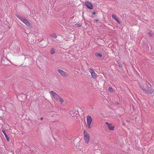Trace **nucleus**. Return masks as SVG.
I'll list each match as a JSON object with an SVG mask.
<instances>
[{
	"instance_id": "9d476101",
	"label": "nucleus",
	"mask_w": 154,
	"mask_h": 154,
	"mask_svg": "<svg viewBox=\"0 0 154 154\" xmlns=\"http://www.w3.org/2000/svg\"><path fill=\"white\" fill-rule=\"evenodd\" d=\"M85 5L88 8L91 9L93 8V6L90 2L88 1L86 2H85Z\"/></svg>"
},
{
	"instance_id": "4468645a",
	"label": "nucleus",
	"mask_w": 154,
	"mask_h": 154,
	"mask_svg": "<svg viewBox=\"0 0 154 154\" xmlns=\"http://www.w3.org/2000/svg\"><path fill=\"white\" fill-rule=\"evenodd\" d=\"M108 90L109 91L111 92H113V89L111 87H109L108 88Z\"/></svg>"
},
{
	"instance_id": "f03ea898",
	"label": "nucleus",
	"mask_w": 154,
	"mask_h": 154,
	"mask_svg": "<svg viewBox=\"0 0 154 154\" xmlns=\"http://www.w3.org/2000/svg\"><path fill=\"white\" fill-rule=\"evenodd\" d=\"M83 140L85 143L88 144L91 140V137L89 134L85 130H84Z\"/></svg>"
},
{
	"instance_id": "1a4fd4ad",
	"label": "nucleus",
	"mask_w": 154,
	"mask_h": 154,
	"mask_svg": "<svg viewBox=\"0 0 154 154\" xmlns=\"http://www.w3.org/2000/svg\"><path fill=\"white\" fill-rule=\"evenodd\" d=\"M78 113L79 112L78 111L75 110H72L70 112V114L73 117L76 116Z\"/></svg>"
},
{
	"instance_id": "4be33fe9",
	"label": "nucleus",
	"mask_w": 154,
	"mask_h": 154,
	"mask_svg": "<svg viewBox=\"0 0 154 154\" xmlns=\"http://www.w3.org/2000/svg\"><path fill=\"white\" fill-rule=\"evenodd\" d=\"M119 66L120 67H122V65H119Z\"/></svg>"
},
{
	"instance_id": "20e7f679",
	"label": "nucleus",
	"mask_w": 154,
	"mask_h": 154,
	"mask_svg": "<svg viewBox=\"0 0 154 154\" xmlns=\"http://www.w3.org/2000/svg\"><path fill=\"white\" fill-rule=\"evenodd\" d=\"M146 86H147V88L145 91V93L149 94H153L154 92V90L151 88V85L149 83H148L146 84Z\"/></svg>"
},
{
	"instance_id": "412c9836",
	"label": "nucleus",
	"mask_w": 154,
	"mask_h": 154,
	"mask_svg": "<svg viewBox=\"0 0 154 154\" xmlns=\"http://www.w3.org/2000/svg\"><path fill=\"white\" fill-rule=\"evenodd\" d=\"M95 14H96V13H95V12H94L93 13V15H95Z\"/></svg>"
},
{
	"instance_id": "423d86ee",
	"label": "nucleus",
	"mask_w": 154,
	"mask_h": 154,
	"mask_svg": "<svg viewBox=\"0 0 154 154\" xmlns=\"http://www.w3.org/2000/svg\"><path fill=\"white\" fill-rule=\"evenodd\" d=\"M88 70L91 74V77L94 79H96L97 76V74L91 68H89Z\"/></svg>"
},
{
	"instance_id": "b1692460",
	"label": "nucleus",
	"mask_w": 154,
	"mask_h": 154,
	"mask_svg": "<svg viewBox=\"0 0 154 154\" xmlns=\"http://www.w3.org/2000/svg\"><path fill=\"white\" fill-rule=\"evenodd\" d=\"M81 25H80V26H79V27H81Z\"/></svg>"
},
{
	"instance_id": "7ed1b4c3",
	"label": "nucleus",
	"mask_w": 154,
	"mask_h": 154,
	"mask_svg": "<svg viewBox=\"0 0 154 154\" xmlns=\"http://www.w3.org/2000/svg\"><path fill=\"white\" fill-rule=\"evenodd\" d=\"M17 16L27 26H31V23L26 18L20 16Z\"/></svg>"
},
{
	"instance_id": "f8f14e48",
	"label": "nucleus",
	"mask_w": 154,
	"mask_h": 154,
	"mask_svg": "<svg viewBox=\"0 0 154 154\" xmlns=\"http://www.w3.org/2000/svg\"><path fill=\"white\" fill-rule=\"evenodd\" d=\"M50 115L52 117H56L57 115L55 112H52L50 113Z\"/></svg>"
},
{
	"instance_id": "aec40b11",
	"label": "nucleus",
	"mask_w": 154,
	"mask_h": 154,
	"mask_svg": "<svg viewBox=\"0 0 154 154\" xmlns=\"http://www.w3.org/2000/svg\"><path fill=\"white\" fill-rule=\"evenodd\" d=\"M148 35L150 37H152V35L151 33L149 32L148 33Z\"/></svg>"
},
{
	"instance_id": "f3484780",
	"label": "nucleus",
	"mask_w": 154,
	"mask_h": 154,
	"mask_svg": "<svg viewBox=\"0 0 154 154\" xmlns=\"http://www.w3.org/2000/svg\"><path fill=\"white\" fill-rule=\"evenodd\" d=\"M96 55L97 56H99V57H101L102 56V54H99V53L97 54H96Z\"/></svg>"
},
{
	"instance_id": "6ab92c4d",
	"label": "nucleus",
	"mask_w": 154,
	"mask_h": 154,
	"mask_svg": "<svg viewBox=\"0 0 154 154\" xmlns=\"http://www.w3.org/2000/svg\"><path fill=\"white\" fill-rule=\"evenodd\" d=\"M2 132L4 134L5 136L6 135H7L5 132V130H2Z\"/></svg>"
},
{
	"instance_id": "0eeeda50",
	"label": "nucleus",
	"mask_w": 154,
	"mask_h": 154,
	"mask_svg": "<svg viewBox=\"0 0 154 154\" xmlns=\"http://www.w3.org/2000/svg\"><path fill=\"white\" fill-rule=\"evenodd\" d=\"M105 123L107 125V127L109 130L112 131L114 130L115 126L107 122H106Z\"/></svg>"
},
{
	"instance_id": "39448f33",
	"label": "nucleus",
	"mask_w": 154,
	"mask_h": 154,
	"mask_svg": "<svg viewBox=\"0 0 154 154\" xmlns=\"http://www.w3.org/2000/svg\"><path fill=\"white\" fill-rule=\"evenodd\" d=\"M92 121V119L90 116H88L87 117V124L88 128H91V124Z\"/></svg>"
},
{
	"instance_id": "5701e85b",
	"label": "nucleus",
	"mask_w": 154,
	"mask_h": 154,
	"mask_svg": "<svg viewBox=\"0 0 154 154\" xmlns=\"http://www.w3.org/2000/svg\"><path fill=\"white\" fill-rule=\"evenodd\" d=\"M41 120H42L43 119V118L42 117L40 118Z\"/></svg>"
},
{
	"instance_id": "f257e3e1",
	"label": "nucleus",
	"mask_w": 154,
	"mask_h": 154,
	"mask_svg": "<svg viewBox=\"0 0 154 154\" xmlns=\"http://www.w3.org/2000/svg\"><path fill=\"white\" fill-rule=\"evenodd\" d=\"M50 94L53 97L57 102L60 103L61 104L64 103V100L56 92L53 91H50Z\"/></svg>"
},
{
	"instance_id": "9b49d317",
	"label": "nucleus",
	"mask_w": 154,
	"mask_h": 154,
	"mask_svg": "<svg viewBox=\"0 0 154 154\" xmlns=\"http://www.w3.org/2000/svg\"><path fill=\"white\" fill-rule=\"evenodd\" d=\"M112 18L115 20L117 21L118 23L120 24V21L119 20L117 16L115 14H112Z\"/></svg>"
},
{
	"instance_id": "6e6552de",
	"label": "nucleus",
	"mask_w": 154,
	"mask_h": 154,
	"mask_svg": "<svg viewBox=\"0 0 154 154\" xmlns=\"http://www.w3.org/2000/svg\"><path fill=\"white\" fill-rule=\"evenodd\" d=\"M57 71L61 76L63 77L67 76L68 75V74L66 72L62 69H58Z\"/></svg>"
},
{
	"instance_id": "ddd939ff",
	"label": "nucleus",
	"mask_w": 154,
	"mask_h": 154,
	"mask_svg": "<svg viewBox=\"0 0 154 154\" xmlns=\"http://www.w3.org/2000/svg\"><path fill=\"white\" fill-rule=\"evenodd\" d=\"M55 50L54 48H53L51 50V53L52 54H53L55 53Z\"/></svg>"
},
{
	"instance_id": "a211bd4d",
	"label": "nucleus",
	"mask_w": 154,
	"mask_h": 154,
	"mask_svg": "<svg viewBox=\"0 0 154 154\" xmlns=\"http://www.w3.org/2000/svg\"><path fill=\"white\" fill-rule=\"evenodd\" d=\"M5 137L7 140L8 141L9 140V137H8L7 135H5Z\"/></svg>"
},
{
	"instance_id": "dca6fc26",
	"label": "nucleus",
	"mask_w": 154,
	"mask_h": 154,
	"mask_svg": "<svg viewBox=\"0 0 154 154\" xmlns=\"http://www.w3.org/2000/svg\"><path fill=\"white\" fill-rule=\"evenodd\" d=\"M51 36L54 38H57V36L55 34H53L51 35Z\"/></svg>"
},
{
	"instance_id": "2eb2a0df",
	"label": "nucleus",
	"mask_w": 154,
	"mask_h": 154,
	"mask_svg": "<svg viewBox=\"0 0 154 154\" xmlns=\"http://www.w3.org/2000/svg\"><path fill=\"white\" fill-rule=\"evenodd\" d=\"M140 88L143 90V91L145 93V91H146V89L143 86H140Z\"/></svg>"
}]
</instances>
